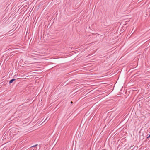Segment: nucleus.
Returning <instances> with one entry per match:
<instances>
[{
    "mask_svg": "<svg viewBox=\"0 0 150 150\" xmlns=\"http://www.w3.org/2000/svg\"><path fill=\"white\" fill-rule=\"evenodd\" d=\"M16 79H12L10 81H9V84H11V83H12L13 81H14L16 80Z\"/></svg>",
    "mask_w": 150,
    "mask_h": 150,
    "instance_id": "nucleus-1",
    "label": "nucleus"
},
{
    "mask_svg": "<svg viewBox=\"0 0 150 150\" xmlns=\"http://www.w3.org/2000/svg\"><path fill=\"white\" fill-rule=\"evenodd\" d=\"M38 146V144H36L35 145H34L33 146H31V147H36V146Z\"/></svg>",
    "mask_w": 150,
    "mask_h": 150,
    "instance_id": "nucleus-2",
    "label": "nucleus"
},
{
    "mask_svg": "<svg viewBox=\"0 0 150 150\" xmlns=\"http://www.w3.org/2000/svg\"><path fill=\"white\" fill-rule=\"evenodd\" d=\"M150 137V134L147 137V139H148Z\"/></svg>",
    "mask_w": 150,
    "mask_h": 150,
    "instance_id": "nucleus-3",
    "label": "nucleus"
},
{
    "mask_svg": "<svg viewBox=\"0 0 150 150\" xmlns=\"http://www.w3.org/2000/svg\"><path fill=\"white\" fill-rule=\"evenodd\" d=\"M73 103V102H72V101H71V104H72V103Z\"/></svg>",
    "mask_w": 150,
    "mask_h": 150,
    "instance_id": "nucleus-4",
    "label": "nucleus"
},
{
    "mask_svg": "<svg viewBox=\"0 0 150 150\" xmlns=\"http://www.w3.org/2000/svg\"><path fill=\"white\" fill-rule=\"evenodd\" d=\"M47 118L46 119V120H45V121L46 120H47Z\"/></svg>",
    "mask_w": 150,
    "mask_h": 150,
    "instance_id": "nucleus-5",
    "label": "nucleus"
}]
</instances>
